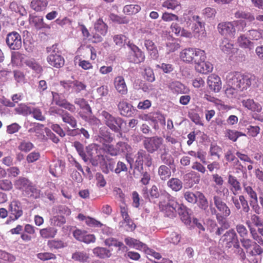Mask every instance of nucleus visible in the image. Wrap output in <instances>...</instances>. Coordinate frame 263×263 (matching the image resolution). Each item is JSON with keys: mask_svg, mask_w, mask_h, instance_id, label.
I'll return each mask as SVG.
<instances>
[{"mask_svg": "<svg viewBox=\"0 0 263 263\" xmlns=\"http://www.w3.org/2000/svg\"><path fill=\"white\" fill-rule=\"evenodd\" d=\"M228 85L233 89L243 91L251 85V79L249 74L240 72H234L227 77Z\"/></svg>", "mask_w": 263, "mask_h": 263, "instance_id": "1", "label": "nucleus"}, {"mask_svg": "<svg viewBox=\"0 0 263 263\" xmlns=\"http://www.w3.org/2000/svg\"><path fill=\"white\" fill-rule=\"evenodd\" d=\"M204 50L197 48H186L180 52V58L184 63L195 64L201 60Z\"/></svg>", "mask_w": 263, "mask_h": 263, "instance_id": "2", "label": "nucleus"}, {"mask_svg": "<svg viewBox=\"0 0 263 263\" xmlns=\"http://www.w3.org/2000/svg\"><path fill=\"white\" fill-rule=\"evenodd\" d=\"M101 115L105 124L111 130L120 133L122 135V126L124 121L119 117H115L106 110H103Z\"/></svg>", "mask_w": 263, "mask_h": 263, "instance_id": "3", "label": "nucleus"}, {"mask_svg": "<svg viewBox=\"0 0 263 263\" xmlns=\"http://www.w3.org/2000/svg\"><path fill=\"white\" fill-rule=\"evenodd\" d=\"M47 50L49 53L47 57L48 63L56 68L62 67L64 65L65 60L58 50L57 45H53L52 47L47 48Z\"/></svg>", "mask_w": 263, "mask_h": 263, "instance_id": "4", "label": "nucleus"}, {"mask_svg": "<svg viewBox=\"0 0 263 263\" xmlns=\"http://www.w3.org/2000/svg\"><path fill=\"white\" fill-rule=\"evenodd\" d=\"M239 25H246V24L244 21L241 20L221 22L218 24L217 29L221 35L234 37L236 33L235 28Z\"/></svg>", "mask_w": 263, "mask_h": 263, "instance_id": "5", "label": "nucleus"}, {"mask_svg": "<svg viewBox=\"0 0 263 263\" xmlns=\"http://www.w3.org/2000/svg\"><path fill=\"white\" fill-rule=\"evenodd\" d=\"M143 144L146 151L151 154L159 150L161 151V148L166 146L163 144V139L158 136L145 138L143 141Z\"/></svg>", "mask_w": 263, "mask_h": 263, "instance_id": "6", "label": "nucleus"}, {"mask_svg": "<svg viewBox=\"0 0 263 263\" xmlns=\"http://www.w3.org/2000/svg\"><path fill=\"white\" fill-rule=\"evenodd\" d=\"M244 193L248 196L251 206L256 213H259L257 194L255 189L247 182L242 183Z\"/></svg>", "mask_w": 263, "mask_h": 263, "instance_id": "7", "label": "nucleus"}, {"mask_svg": "<svg viewBox=\"0 0 263 263\" xmlns=\"http://www.w3.org/2000/svg\"><path fill=\"white\" fill-rule=\"evenodd\" d=\"M213 200L214 205L219 212L217 213L216 210L213 208L211 209L212 214L216 215V214H219L224 216H229L230 215L231 213L230 209L220 197L215 195L213 197Z\"/></svg>", "mask_w": 263, "mask_h": 263, "instance_id": "8", "label": "nucleus"}, {"mask_svg": "<svg viewBox=\"0 0 263 263\" xmlns=\"http://www.w3.org/2000/svg\"><path fill=\"white\" fill-rule=\"evenodd\" d=\"M178 205V203L173 197L169 199L167 203L160 201L159 203L160 211L163 212L167 217H172L174 215Z\"/></svg>", "mask_w": 263, "mask_h": 263, "instance_id": "9", "label": "nucleus"}, {"mask_svg": "<svg viewBox=\"0 0 263 263\" xmlns=\"http://www.w3.org/2000/svg\"><path fill=\"white\" fill-rule=\"evenodd\" d=\"M6 42L10 49L18 50L22 47L21 36L18 32L12 31L7 34Z\"/></svg>", "mask_w": 263, "mask_h": 263, "instance_id": "10", "label": "nucleus"}, {"mask_svg": "<svg viewBox=\"0 0 263 263\" xmlns=\"http://www.w3.org/2000/svg\"><path fill=\"white\" fill-rule=\"evenodd\" d=\"M206 59L205 51L202 53L201 60L196 61L195 64V68L196 71L199 73L206 74L211 72L213 70V65L209 62H205Z\"/></svg>", "mask_w": 263, "mask_h": 263, "instance_id": "11", "label": "nucleus"}, {"mask_svg": "<svg viewBox=\"0 0 263 263\" xmlns=\"http://www.w3.org/2000/svg\"><path fill=\"white\" fill-rule=\"evenodd\" d=\"M52 101L57 105L68 110L71 112H74L76 108L75 106L69 102L67 100L61 98L60 95L55 92H52Z\"/></svg>", "mask_w": 263, "mask_h": 263, "instance_id": "12", "label": "nucleus"}, {"mask_svg": "<svg viewBox=\"0 0 263 263\" xmlns=\"http://www.w3.org/2000/svg\"><path fill=\"white\" fill-rule=\"evenodd\" d=\"M135 163L141 164L143 165V162L145 161V165L149 167L152 164V158L151 156L147 153V152L143 149H140L135 155Z\"/></svg>", "mask_w": 263, "mask_h": 263, "instance_id": "13", "label": "nucleus"}, {"mask_svg": "<svg viewBox=\"0 0 263 263\" xmlns=\"http://www.w3.org/2000/svg\"><path fill=\"white\" fill-rule=\"evenodd\" d=\"M232 202L238 210L242 209V210L245 213H248L250 210L249 206L248 201L244 195H239L238 198L232 197Z\"/></svg>", "mask_w": 263, "mask_h": 263, "instance_id": "14", "label": "nucleus"}, {"mask_svg": "<svg viewBox=\"0 0 263 263\" xmlns=\"http://www.w3.org/2000/svg\"><path fill=\"white\" fill-rule=\"evenodd\" d=\"M9 211L10 214L14 216L13 220L18 219L23 214L21 202L16 200L11 202L9 205Z\"/></svg>", "mask_w": 263, "mask_h": 263, "instance_id": "15", "label": "nucleus"}, {"mask_svg": "<svg viewBox=\"0 0 263 263\" xmlns=\"http://www.w3.org/2000/svg\"><path fill=\"white\" fill-rule=\"evenodd\" d=\"M114 85L117 91L121 95H126L128 92V88L123 77L119 76L115 77Z\"/></svg>", "mask_w": 263, "mask_h": 263, "instance_id": "16", "label": "nucleus"}, {"mask_svg": "<svg viewBox=\"0 0 263 263\" xmlns=\"http://www.w3.org/2000/svg\"><path fill=\"white\" fill-rule=\"evenodd\" d=\"M207 83L210 89L214 92H219L221 88L220 78L216 74L210 75L208 78Z\"/></svg>", "mask_w": 263, "mask_h": 263, "instance_id": "17", "label": "nucleus"}, {"mask_svg": "<svg viewBox=\"0 0 263 263\" xmlns=\"http://www.w3.org/2000/svg\"><path fill=\"white\" fill-rule=\"evenodd\" d=\"M223 241L226 247L228 248H231L234 242L237 243V239H238L236 233L233 229L227 231L223 235Z\"/></svg>", "mask_w": 263, "mask_h": 263, "instance_id": "18", "label": "nucleus"}, {"mask_svg": "<svg viewBox=\"0 0 263 263\" xmlns=\"http://www.w3.org/2000/svg\"><path fill=\"white\" fill-rule=\"evenodd\" d=\"M241 103L243 107L252 112H260L262 110L261 105L252 99H243Z\"/></svg>", "mask_w": 263, "mask_h": 263, "instance_id": "19", "label": "nucleus"}, {"mask_svg": "<svg viewBox=\"0 0 263 263\" xmlns=\"http://www.w3.org/2000/svg\"><path fill=\"white\" fill-rule=\"evenodd\" d=\"M168 87L173 93L177 94H185L190 91L189 88L177 81L170 82L168 84Z\"/></svg>", "mask_w": 263, "mask_h": 263, "instance_id": "20", "label": "nucleus"}, {"mask_svg": "<svg viewBox=\"0 0 263 263\" xmlns=\"http://www.w3.org/2000/svg\"><path fill=\"white\" fill-rule=\"evenodd\" d=\"M129 46L133 51L132 57L130 58V61L133 63L138 64L144 61L145 55L143 52L135 45H130Z\"/></svg>", "mask_w": 263, "mask_h": 263, "instance_id": "21", "label": "nucleus"}, {"mask_svg": "<svg viewBox=\"0 0 263 263\" xmlns=\"http://www.w3.org/2000/svg\"><path fill=\"white\" fill-rule=\"evenodd\" d=\"M61 111L59 114L62 121L67 124H68L71 128H75L77 126V121L76 119L67 111L59 110Z\"/></svg>", "mask_w": 263, "mask_h": 263, "instance_id": "22", "label": "nucleus"}, {"mask_svg": "<svg viewBox=\"0 0 263 263\" xmlns=\"http://www.w3.org/2000/svg\"><path fill=\"white\" fill-rule=\"evenodd\" d=\"M124 241L126 245L129 247L133 248L140 251H144V250L147 248L146 245L134 238L130 237H126L124 239Z\"/></svg>", "mask_w": 263, "mask_h": 263, "instance_id": "23", "label": "nucleus"}, {"mask_svg": "<svg viewBox=\"0 0 263 263\" xmlns=\"http://www.w3.org/2000/svg\"><path fill=\"white\" fill-rule=\"evenodd\" d=\"M228 183L230 185V190L233 195H236L241 191L240 182L237 178L231 174L228 175Z\"/></svg>", "mask_w": 263, "mask_h": 263, "instance_id": "24", "label": "nucleus"}, {"mask_svg": "<svg viewBox=\"0 0 263 263\" xmlns=\"http://www.w3.org/2000/svg\"><path fill=\"white\" fill-rule=\"evenodd\" d=\"M118 107L122 116L130 117L132 116L133 114L132 105L124 100L119 102Z\"/></svg>", "mask_w": 263, "mask_h": 263, "instance_id": "25", "label": "nucleus"}, {"mask_svg": "<svg viewBox=\"0 0 263 263\" xmlns=\"http://www.w3.org/2000/svg\"><path fill=\"white\" fill-rule=\"evenodd\" d=\"M104 243L108 247H114L118 248V251H125L127 248L122 242L118 241L117 239L110 237L104 241Z\"/></svg>", "mask_w": 263, "mask_h": 263, "instance_id": "26", "label": "nucleus"}, {"mask_svg": "<svg viewBox=\"0 0 263 263\" xmlns=\"http://www.w3.org/2000/svg\"><path fill=\"white\" fill-rule=\"evenodd\" d=\"M94 28L96 32L100 34L102 36H105L108 30V26L105 22H104L102 18H100L95 23Z\"/></svg>", "mask_w": 263, "mask_h": 263, "instance_id": "27", "label": "nucleus"}, {"mask_svg": "<svg viewBox=\"0 0 263 263\" xmlns=\"http://www.w3.org/2000/svg\"><path fill=\"white\" fill-rule=\"evenodd\" d=\"M93 254L100 258H109L111 256L110 251L103 247H96L92 250Z\"/></svg>", "mask_w": 263, "mask_h": 263, "instance_id": "28", "label": "nucleus"}, {"mask_svg": "<svg viewBox=\"0 0 263 263\" xmlns=\"http://www.w3.org/2000/svg\"><path fill=\"white\" fill-rule=\"evenodd\" d=\"M48 5L47 0H32L30 3V7L36 12H41L46 9Z\"/></svg>", "mask_w": 263, "mask_h": 263, "instance_id": "29", "label": "nucleus"}, {"mask_svg": "<svg viewBox=\"0 0 263 263\" xmlns=\"http://www.w3.org/2000/svg\"><path fill=\"white\" fill-rule=\"evenodd\" d=\"M144 45L153 58L156 59L158 57V51L157 47L152 40H145Z\"/></svg>", "mask_w": 263, "mask_h": 263, "instance_id": "30", "label": "nucleus"}, {"mask_svg": "<svg viewBox=\"0 0 263 263\" xmlns=\"http://www.w3.org/2000/svg\"><path fill=\"white\" fill-rule=\"evenodd\" d=\"M57 232L58 230L56 228L51 227L41 229L40 234L42 238H50L54 237Z\"/></svg>", "mask_w": 263, "mask_h": 263, "instance_id": "31", "label": "nucleus"}, {"mask_svg": "<svg viewBox=\"0 0 263 263\" xmlns=\"http://www.w3.org/2000/svg\"><path fill=\"white\" fill-rule=\"evenodd\" d=\"M246 223L249 229L252 238L256 241V242L263 246V239L258 235L256 229L252 226L251 221L250 220H247Z\"/></svg>", "mask_w": 263, "mask_h": 263, "instance_id": "32", "label": "nucleus"}, {"mask_svg": "<svg viewBox=\"0 0 263 263\" xmlns=\"http://www.w3.org/2000/svg\"><path fill=\"white\" fill-rule=\"evenodd\" d=\"M192 29L194 35L197 36L198 38L205 36L206 33L205 32L204 25L201 22H199L198 24H194Z\"/></svg>", "mask_w": 263, "mask_h": 263, "instance_id": "33", "label": "nucleus"}, {"mask_svg": "<svg viewBox=\"0 0 263 263\" xmlns=\"http://www.w3.org/2000/svg\"><path fill=\"white\" fill-rule=\"evenodd\" d=\"M237 44L242 48L252 49L253 43L251 42L245 35H240L237 39Z\"/></svg>", "mask_w": 263, "mask_h": 263, "instance_id": "34", "label": "nucleus"}, {"mask_svg": "<svg viewBox=\"0 0 263 263\" xmlns=\"http://www.w3.org/2000/svg\"><path fill=\"white\" fill-rule=\"evenodd\" d=\"M30 182L27 178L21 177L15 181L14 185L17 189L26 191Z\"/></svg>", "mask_w": 263, "mask_h": 263, "instance_id": "35", "label": "nucleus"}, {"mask_svg": "<svg viewBox=\"0 0 263 263\" xmlns=\"http://www.w3.org/2000/svg\"><path fill=\"white\" fill-rule=\"evenodd\" d=\"M89 258L88 254L84 251H76L72 254L71 256L73 260L80 262H86Z\"/></svg>", "mask_w": 263, "mask_h": 263, "instance_id": "36", "label": "nucleus"}, {"mask_svg": "<svg viewBox=\"0 0 263 263\" xmlns=\"http://www.w3.org/2000/svg\"><path fill=\"white\" fill-rule=\"evenodd\" d=\"M167 184L169 187L175 192L180 191L182 187V181L176 178H172L170 179L167 181Z\"/></svg>", "mask_w": 263, "mask_h": 263, "instance_id": "37", "label": "nucleus"}, {"mask_svg": "<svg viewBox=\"0 0 263 263\" xmlns=\"http://www.w3.org/2000/svg\"><path fill=\"white\" fill-rule=\"evenodd\" d=\"M141 10V7L139 5H127L124 7L123 11L124 14L132 15L137 14Z\"/></svg>", "mask_w": 263, "mask_h": 263, "instance_id": "38", "label": "nucleus"}, {"mask_svg": "<svg viewBox=\"0 0 263 263\" xmlns=\"http://www.w3.org/2000/svg\"><path fill=\"white\" fill-rule=\"evenodd\" d=\"M198 206L204 210H206L209 206V203L204 195L200 192H197V202Z\"/></svg>", "mask_w": 263, "mask_h": 263, "instance_id": "39", "label": "nucleus"}, {"mask_svg": "<svg viewBox=\"0 0 263 263\" xmlns=\"http://www.w3.org/2000/svg\"><path fill=\"white\" fill-rule=\"evenodd\" d=\"M24 63L36 73H40L43 70L42 66L33 59H27Z\"/></svg>", "mask_w": 263, "mask_h": 263, "instance_id": "40", "label": "nucleus"}, {"mask_svg": "<svg viewBox=\"0 0 263 263\" xmlns=\"http://www.w3.org/2000/svg\"><path fill=\"white\" fill-rule=\"evenodd\" d=\"M66 222L64 216L57 215L54 216L50 219L51 226L53 227H61L64 225Z\"/></svg>", "mask_w": 263, "mask_h": 263, "instance_id": "41", "label": "nucleus"}, {"mask_svg": "<svg viewBox=\"0 0 263 263\" xmlns=\"http://www.w3.org/2000/svg\"><path fill=\"white\" fill-rule=\"evenodd\" d=\"M24 59V54L18 51H13L11 53V61L12 64L20 65Z\"/></svg>", "mask_w": 263, "mask_h": 263, "instance_id": "42", "label": "nucleus"}, {"mask_svg": "<svg viewBox=\"0 0 263 263\" xmlns=\"http://www.w3.org/2000/svg\"><path fill=\"white\" fill-rule=\"evenodd\" d=\"M74 103L78 105L80 108L84 109L89 114L92 113L91 108L87 101L84 98H77L74 100Z\"/></svg>", "mask_w": 263, "mask_h": 263, "instance_id": "43", "label": "nucleus"}, {"mask_svg": "<svg viewBox=\"0 0 263 263\" xmlns=\"http://www.w3.org/2000/svg\"><path fill=\"white\" fill-rule=\"evenodd\" d=\"M158 174L162 180H165L171 177V171L169 167L162 165L159 167Z\"/></svg>", "mask_w": 263, "mask_h": 263, "instance_id": "44", "label": "nucleus"}, {"mask_svg": "<svg viewBox=\"0 0 263 263\" xmlns=\"http://www.w3.org/2000/svg\"><path fill=\"white\" fill-rule=\"evenodd\" d=\"M246 136L245 134L235 130L227 129L226 130V136L233 142L236 141L239 137Z\"/></svg>", "mask_w": 263, "mask_h": 263, "instance_id": "45", "label": "nucleus"}, {"mask_svg": "<svg viewBox=\"0 0 263 263\" xmlns=\"http://www.w3.org/2000/svg\"><path fill=\"white\" fill-rule=\"evenodd\" d=\"M31 108L24 103L18 104V106L15 108V111L20 115H27L31 114Z\"/></svg>", "mask_w": 263, "mask_h": 263, "instance_id": "46", "label": "nucleus"}, {"mask_svg": "<svg viewBox=\"0 0 263 263\" xmlns=\"http://www.w3.org/2000/svg\"><path fill=\"white\" fill-rule=\"evenodd\" d=\"M128 37L124 34H117L114 36L113 41L116 45L122 47L127 42Z\"/></svg>", "mask_w": 263, "mask_h": 263, "instance_id": "47", "label": "nucleus"}, {"mask_svg": "<svg viewBox=\"0 0 263 263\" xmlns=\"http://www.w3.org/2000/svg\"><path fill=\"white\" fill-rule=\"evenodd\" d=\"M116 145L118 151V154H120L121 153L127 154L131 149L130 145L124 142H118Z\"/></svg>", "mask_w": 263, "mask_h": 263, "instance_id": "48", "label": "nucleus"}, {"mask_svg": "<svg viewBox=\"0 0 263 263\" xmlns=\"http://www.w3.org/2000/svg\"><path fill=\"white\" fill-rule=\"evenodd\" d=\"M44 125L43 124L37 123V125L33 128V130L35 132V136L39 139L41 141H46L47 140V138L44 135V132L42 129Z\"/></svg>", "mask_w": 263, "mask_h": 263, "instance_id": "49", "label": "nucleus"}, {"mask_svg": "<svg viewBox=\"0 0 263 263\" xmlns=\"http://www.w3.org/2000/svg\"><path fill=\"white\" fill-rule=\"evenodd\" d=\"M162 6L167 9L175 10L178 7H180L181 4L178 0H166L162 3Z\"/></svg>", "mask_w": 263, "mask_h": 263, "instance_id": "50", "label": "nucleus"}, {"mask_svg": "<svg viewBox=\"0 0 263 263\" xmlns=\"http://www.w3.org/2000/svg\"><path fill=\"white\" fill-rule=\"evenodd\" d=\"M109 18L113 22L119 24H127L129 22V20L126 18V17L124 16H119L114 13H111L109 15Z\"/></svg>", "mask_w": 263, "mask_h": 263, "instance_id": "51", "label": "nucleus"}, {"mask_svg": "<svg viewBox=\"0 0 263 263\" xmlns=\"http://www.w3.org/2000/svg\"><path fill=\"white\" fill-rule=\"evenodd\" d=\"M197 192L196 194L190 191L183 193V197L185 200L191 204H195L197 202Z\"/></svg>", "mask_w": 263, "mask_h": 263, "instance_id": "52", "label": "nucleus"}, {"mask_svg": "<svg viewBox=\"0 0 263 263\" xmlns=\"http://www.w3.org/2000/svg\"><path fill=\"white\" fill-rule=\"evenodd\" d=\"M98 145L96 144H91L87 147V158L91 162L97 154Z\"/></svg>", "mask_w": 263, "mask_h": 263, "instance_id": "53", "label": "nucleus"}, {"mask_svg": "<svg viewBox=\"0 0 263 263\" xmlns=\"http://www.w3.org/2000/svg\"><path fill=\"white\" fill-rule=\"evenodd\" d=\"M235 17L237 18H243L249 22H252L255 17L251 13L244 11H237L235 13Z\"/></svg>", "mask_w": 263, "mask_h": 263, "instance_id": "54", "label": "nucleus"}, {"mask_svg": "<svg viewBox=\"0 0 263 263\" xmlns=\"http://www.w3.org/2000/svg\"><path fill=\"white\" fill-rule=\"evenodd\" d=\"M73 146L83 160L85 162L87 161L88 158H87V156L84 151L83 145L79 141H75L73 143Z\"/></svg>", "mask_w": 263, "mask_h": 263, "instance_id": "55", "label": "nucleus"}, {"mask_svg": "<svg viewBox=\"0 0 263 263\" xmlns=\"http://www.w3.org/2000/svg\"><path fill=\"white\" fill-rule=\"evenodd\" d=\"M36 257L38 259L43 261L57 258L56 255L50 252L39 253L36 254Z\"/></svg>", "mask_w": 263, "mask_h": 263, "instance_id": "56", "label": "nucleus"}, {"mask_svg": "<svg viewBox=\"0 0 263 263\" xmlns=\"http://www.w3.org/2000/svg\"><path fill=\"white\" fill-rule=\"evenodd\" d=\"M13 189V184L9 179H5L0 180V190L10 191Z\"/></svg>", "mask_w": 263, "mask_h": 263, "instance_id": "57", "label": "nucleus"}, {"mask_svg": "<svg viewBox=\"0 0 263 263\" xmlns=\"http://www.w3.org/2000/svg\"><path fill=\"white\" fill-rule=\"evenodd\" d=\"M228 217V216L221 215L219 214H216V219L219 224L221 226L220 227H222L224 230L228 229L230 227V223L226 219Z\"/></svg>", "mask_w": 263, "mask_h": 263, "instance_id": "58", "label": "nucleus"}, {"mask_svg": "<svg viewBox=\"0 0 263 263\" xmlns=\"http://www.w3.org/2000/svg\"><path fill=\"white\" fill-rule=\"evenodd\" d=\"M72 89L74 92L78 93L82 90H84L86 88V84L78 80L73 81Z\"/></svg>", "mask_w": 263, "mask_h": 263, "instance_id": "59", "label": "nucleus"}, {"mask_svg": "<svg viewBox=\"0 0 263 263\" xmlns=\"http://www.w3.org/2000/svg\"><path fill=\"white\" fill-rule=\"evenodd\" d=\"M133 175L138 178L143 173V165L134 163L133 165Z\"/></svg>", "mask_w": 263, "mask_h": 263, "instance_id": "60", "label": "nucleus"}, {"mask_svg": "<svg viewBox=\"0 0 263 263\" xmlns=\"http://www.w3.org/2000/svg\"><path fill=\"white\" fill-rule=\"evenodd\" d=\"M31 114H32L33 117L37 120L43 121L45 120V116L42 114V112L39 108L36 107L31 108Z\"/></svg>", "mask_w": 263, "mask_h": 263, "instance_id": "61", "label": "nucleus"}, {"mask_svg": "<svg viewBox=\"0 0 263 263\" xmlns=\"http://www.w3.org/2000/svg\"><path fill=\"white\" fill-rule=\"evenodd\" d=\"M102 149L111 156H115L118 155L116 145L114 146L109 143L104 144Z\"/></svg>", "mask_w": 263, "mask_h": 263, "instance_id": "62", "label": "nucleus"}, {"mask_svg": "<svg viewBox=\"0 0 263 263\" xmlns=\"http://www.w3.org/2000/svg\"><path fill=\"white\" fill-rule=\"evenodd\" d=\"M180 44L174 40L166 44V50L168 53L174 52L180 48Z\"/></svg>", "mask_w": 263, "mask_h": 263, "instance_id": "63", "label": "nucleus"}, {"mask_svg": "<svg viewBox=\"0 0 263 263\" xmlns=\"http://www.w3.org/2000/svg\"><path fill=\"white\" fill-rule=\"evenodd\" d=\"M249 35L252 40H258L263 37L262 30H251L249 31Z\"/></svg>", "mask_w": 263, "mask_h": 263, "instance_id": "64", "label": "nucleus"}]
</instances>
